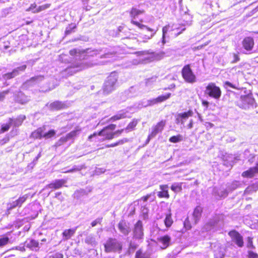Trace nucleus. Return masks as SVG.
<instances>
[{
	"mask_svg": "<svg viewBox=\"0 0 258 258\" xmlns=\"http://www.w3.org/2000/svg\"><path fill=\"white\" fill-rule=\"evenodd\" d=\"M72 56L70 64L63 71V73L73 75L77 72L82 71L95 65L103 64L105 61L92 60L94 57L102 58H112L115 56V51L110 48H102L98 49L81 50L74 48L70 51ZM108 61H106L107 62Z\"/></svg>",
	"mask_w": 258,
	"mask_h": 258,
	"instance_id": "1",
	"label": "nucleus"
},
{
	"mask_svg": "<svg viewBox=\"0 0 258 258\" xmlns=\"http://www.w3.org/2000/svg\"><path fill=\"white\" fill-rule=\"evenodd\" d=\"M137 58L133 59L132 63L134 65L145 64L156 60L162 59L164 56V53L160 52L156 53L152 50H145L135 52Z\"/></svg>",
	"mask_w": 258,
	"mask_h": 258,
	"instance_id": "2",
	"label": "nucleus"
},
{
	"mask_svg": "<svg viewBox=\"0 0 258 258\" xmlns=\"http://www.w3.org/2000/svg\"><path fill=\"white\" fill-rule=\"evenodd\" d=\"M144 238V232L143 224L141 221L139 220L135 225L133 231V239L138 241L136 243L134 241H131L130 243L129 249L134 251L138 246V243L142 242Z\"/></svg>",
	"mask_w": 258,
	"mask_h": 258,
	"instance_id": "3",
	"label": "nucleus"
},
{
	"mask_svg": "<svg viewBox=\"0 0 258 258\" xmlns=\"http://www.w3.org/2000/svg\"><path fill=\"white\" fill-rule=\"evenodd\" d=\"M185 28L182 29L181 31H179V28H173V26L169 25H166L162 28V36L161 42H159V44L162 46L167 42L168 41L170 37H175L181 33L182 31H184Z\"/></svg>",
	"mask_w": 258,
	"mask_h": 258,
	"instance_id": "4",
	"label": "nucleus"
},
{
	"mask_svg": "<svg viewBox=\"0 0 258 258\" xmlns=\"http://www.w3.org/2000/svg\"><path fill=\"white\" fill-rule=\"evenodd\" d=\"M118 79L116 73L113 72L107 78L104 82L103 90L104 94H108L115 90Z\"/></svg>",
	"mask_w": 258,
	"mask_h": 258,
	"instance_id": "5",
	"label": "nucleus"
},
{
	"mask_svg": "<svg viewBox=\"0 0 258 258\" xmlns=\"http://www.w3.org/2000/svg\"><path fill=\"white\" fill-rule=\"evenodd\" d=\"M205 94L215 100H219L221 96L222 92L219 87L214 83H210L206 86Z\"/></svg>",
	"mask_w": 258,
	"mask_h": 258,
	"instance_id": "6",
	"label": "nucleus"
},
{
	"mask_svg": "<svg viewBox=\"0 0 258 258\" xmlns=\"http://www.w3.org/2000/svg\"><path fill=\"white\" fill-rule=\"evenodd\" d=\"M132 23L144 31V33L141 34V37L143 39V41L144 42L151 39L157 32V30L150 28L146 25L140 24L138 22L133 20Z\"/></svg>",
	"mask_w": 258,
	"mask_h": 258,
	"instance_id": "7",
	"label": "nucleus"
},
{
	"mask_svg": "<svg viewBox=\"0 0 258 258\" xmlns=\"http://www.w3.org/2000/svg\"><path fill=\"white\" fill-rule=\"evenodd\" d=\"M105 251L106 252H119L122 249V244L115 238H109L104 244Z\"/></svg>",
	"mask_w": 258,
	"mask_h": 258,
	"instance_id": "8",
	"label": "nucleus"
},
{
	"mask_svg": "<svg viewBox=\"0 0 258 258\" xmlns=\"http://www.w3.org/2000/svg\"><path fill=\"white\" fill-rule=\"evenodd\" d=\"M182 77L186 82L193 84L197 81L196 75L193 73L189 64L183 67L181 71Z\"/></svg>",
	"mask_w": 258,
	"mask_h": 258,
	"instance_id": "9",
	"label": "nucleus"
},
{
	"mask_svg": "<svg viewBox=\"0 0 258 258\" xmlns=\"http://www.w3.org/2000/svg\"><path fill=\"white\" fill-rule=\"evenodd\" d=\"M254 40L252 37H246L242 41V48L244 49L241 52L244 54H250L254 46Z\"/></svg>",
	"mask_w": 258,
	"mask_h": 258,
	"instance_id": "10",
	"label": "nucleus"
},
{
	"mask_svg": "<svg viewBox=\"0 0 258 258\" xmlns=\"http://www.w3.org/2000/svg\"><path fill=\"white\" fill-rule=\"evenodd\" d=\"M232 239V241L236 244L239 247L243 246L242 236L235 230L231 231L228 233Z\"/></svg>",
	"mask_w": 258,
	"mask_h": 258,
	"instance_id": "11",
	"label": "nucleus"
},
{
	"mask_svg": "<svg viewBox=\"0 0 258 258\" xmlns=\"http://www.w3.org/2000/svg\"><path fill=\"white\" fill-rule=\"evenodd\" d=\"M254 99L251 95H243L240 97L239 106L240 107L246 109L249 107V105H252Z\"/></svg>",
	"mask_w": 258,
	"mask_h": 258,
	"instance_id": "12",
	"label": "nucleus"
},
{
	"mask_svg": "<svg viewBox=\"0 0 258 258\" xmlns=\"http://www.w3.org/2000/svg\"><path fill=\"white\" fill-rule=\"evenodd\" d=\"M165 125V122L162 120L158 122L156 125L153 126L151 133L148 136L147 142H149L151 139L155 137L157 134L161 133L163 131Z\"/></svg>",
	"mask_w": 258,
	"mask_h": 258,
	"instance_id": "13",
	"label": "nucleus"
},
{
	"mask_svg": "<svg viewBox=\"0 0 258 258\" xmlns=\"http://www.w3.org/2000/svg\"><path fill=\"white\" fill-rule=\"evenodd\" d=\"M222 222L220 221L217 218L211 220L205 226V229L208 230H217L221 226Z\"/></svg>",
	"mask_w": 258,
	"mask_h": 258,
	"instance_id": "14",
	"label": "nucleus"
},
{
	"mask_svg": "<svg viewBox=\"0 0 258 258\" xmlns=\"http://www.w3.org/2000/svg\"><path fill=\"white\" fill-rule=\"evenodd\" d=\"M26 65L24 64L21 67H18L15 69L12 72L7 73L4 75V78L5 79H10L14 78L15 76L19 74L20 72H23L26 69Z\"/></svg>",
	"mask_w": 258,
	"mask_h": 258,
	"instance_id": "15",
	"label": "nucleus"
},
{
	"mask_svg": "<svg viewBox=\"0 0 258 258\" xmlns=\"http://www.w3.org/2000/svg\"><path fill=\"white\" fill-rule=\"evenodd\" d=\"M170 96L171 93H167L165 95L159 96L155 99H153L152 100H148L147 103L144 105V106L152 105L157 103L163 102L166 100L168 99V98H169Z\"/></svg>",
	"mask_w": 258,
	"mask_h": 258,
	"instance_id": "16",
	"label": "nucleus"
},
{
	"mask_svg": "<svg viewBox=\"0 0 258 258\" xmlns=\"http://www.w3.org/2000/svg\"><path fill=\"white\" fill-rule=\"evenodd\" d=\"M202 212L203 208L200 206H198L195 208L192 216L194 224H196L200 221Z\"/></svg>",
	"mask_w": 258,
	"mask_h": 258,
	"instance_id": "17",
	"label": "nucleus"
},
{
	"mask_svg": "<svg viewBox=\"0 0 258 258\" xmlns=\"http://www.w3.org/2000/svg\"><path fill=\"white\" fill-rule=\"evenodd\" d=\"M24 246L35 251H37L39 249L38 242L34 239L27 240L24 243Z\"/></svg>",
	"mask_w": 258,
	"mask_h": 258,
	"instance_id": "18",
	"label": "nucleus"
},
{
	"mask_svg": "<svg viewBox=\"0 0 258 258\" xmlns=\"http://www.w3.org/2000/svg\"><path fill=\"white\" fill-rule=\"evenodd\" d=\"M26 119V116L24 115H20L17 118L15 119L9 118L10 124H12L15 127H18L20 126L23 121Z\"/></svg>",
	"mask_w": 258,
	"mask_h": 258,
	"instance_id": "19",
	"label": "nucleus"
},
{
	"mask_svg": "<svg viewBox=\"0 0 258 258\" xmlns=\"http://www.w3.org/2000/svg\"><path fill=\"white\" fill-rule=\"evenodd\" d=\"M118 229L121 233L124 235H127L131 231V229L124 221H121L118 223Z\"/></svg>",
	"mask_w": 258,
	"mask_h": 258,
	"instance_id": "20",
	"label": "nucleus"
},
{
	"mask_svg": "<svg viewBox=\"0 0 258 258\" xmlns=\"http://www.w3.org/2000/svg\"><path fill=\"white\" fill-rule=\"evenodd\" d=\"M99 136L103 137L102 139L105 140H111L113 138L112 132L110 131L107 128L105 127L98 133Z\"/></svg>",
	"mask_w": 258,
	"mask_h": 258,
	"instance_id": "21",
	"label": "nucleus"
},
{
	"mask_svg": "<svg viewBox=\"0 0 258 258\" xmlns=\"http://www.w3.org/2000/svg\"><path fill=\"white\" fill-rule=\"evenodd\" d=\"M16 101L21 104H25L30 100V98L22 92H19L15 96Z\"/></svg>",
	"mask_w": 258,
	"mask_h": 258,
	"instance_id": "22",
	"label": "nucleus"
},
{
	"mask_svg": "<svg viewBox=\"0 0 258 258\" xmlns=\"http://www.w3.org/2000/svg\"><path fill=\"white\" fill-rule=\"evenodd\" d=\"M128 112L125 110H121L119 111L116 115L113 116L110 118L111 121H114L122 118L129 117Z\"/></svg>",
	"mask_w": 258,
	"mask_h": 258,
	"instance_id": "23",
	"label": "nucleus"
},
{
	"mask_svg": "<svg viewBox=\"0 0 258 258\" xmlns=\"http://www.w3.org/2000/svg\"><path fill=\"white\" fill-rule=\"evenodd\" d=\"M168 185H160V189L161 191L158 192L157 196L160 198H166L168 199L169 198V195L168 191Z\"/></svg>",
	"mask_w": 258,
	"mask_h": 258,
	"instance_id": "24",
	"label": "nucleus"
},
{
	"mask_svg": "<svg viewBox=\"0 0 258 258\" xmlns=\"http://www.w3.org/2000/svg\"><path fill=\"white\" fill-rule=\"evenodd\" d=\"M256 173H258V164L255 167L250 168L248 170L243 172L242 175L245 177L251 178Z\"/></svg>",
	"mask_w": 258,
	"mask_h": 258,
	"instance_id": "25",
	"label": "nucleus"
},
{
	"mask_svg": "<svg viewBox=\"0 0 258 258\" xmlns=\"http://www.w3.org/2000/svg\"><path fill=\"white\" fill-rule=\"evenodd\" d=\"M66 183V181L63 179L56 180L54 182H51L48 184L46 188H53L55 189H58L62 186V185Z\"/></svg>",
	"mask_w": 258,
	"mask_h": 258,
	"instance_id": "26",
	"label": "nucleus"
},
{
	"mask_svg": "<svg viewBox=\"0 0 258 258\" xmlns=\"http://www.w3.org/2000/svg\"><path fill=\"white\" fill-rule=\"evenodd\" d=\"M158 240L159 243L161 244V247L165 249L169 245L171 238L168 235H165L161 237Z\"/></svg>",
	"mask_w": 258,
	"mask_h": 258,
	"instance_id": "27",
	"label": "nucleus"
},
{
	"mask_svg": "<svg viewBox=\"0 0 258 258\" xmlns=\"http://www.w3.org/2000/svg\"><path fill=\"white\" fill-rule=\"evenodd\" d=\"M76 228L66 229L62 233V240H68L70 239L75 233Z\"/></svg>",
	"mask_w": 258,
	"mask_h": 258,
	"instance_id": "28",
	"label": "nucleus"
},
{
	"mask_svg": "<svg viewBox=\"0 0 258 258\" xmlns=\"http://www.w3.org/2000/svg\"><path fill=\"white\" fill-rule=\"evenodd\" d=\"M44 127H39L36 131L32 133L31 137L34 139H41L43 138V131Z\"/></svg>",
	"mask_w": 258,
	"mask_h": 258,
	"instance_id": "29",
	"label": "nucleus"
},
{
	"mask_svg": "<svg viewBox=\"0 0 258 258\" xmlns=\"http://www.w3.org/2000/svg\"><path fill=\"white\" fill-rule=\"evenodd\" d=\"M43 79V77L41 76H35L34 77H32L29 81H27L25 85L26 86H30L33 85L36 83H38L41 82Z\"/></svg>",
	"mask_w": 258,
	"mask_h": 258,
	"instance_id": "30",
	"label": "nucleus"
},
{
	"mask_svg": "<svg viewBox=\"0 0 258 258\" xmlns=\"http://www.w3.org/2000/svg\"><path fill=\"white\" fill-rule=\"evenodd\" d=\"M180 113V117L182 119V125L184 126L185 122L188 119L189 117H191L193 115L194 112L192 110H189L187 112H184Z\"/></svg>",
	"mask_w": 258,
	"mask_h": 258,
	"instance_id": "31",
	"label": "nucleus"
},
{
	"mask_svg": "<svg viewBox=\"0 0 258 258\" xmlns=\"http://www.w3.org/2000/svg\"><path fill=\"white\" fill-rule=\"evenodd\" d=\"M214 193L216 195H218L220 198H225L228 195V190L225 189H217L216 188L214 189Z\"/></svg>",
	"mask_w": 258,
	"mask_h": 258,
	"instance_id": "32",
	"label": "nucleus"
},
{
	"mask_svg": "<svg viewBox=\"0 0 258 258\" xmlns=\"http://www.w3.org/2000/svg\"><path fill=\"white\" fill-rule=\"evenodd\" d=\"M99 137H101L102 136H99L98 133L97 134L95 133L89 136L88 140L90 141H94L96 142H102L104 141V139H102V138H99Z\"/></svg>",
	"mask_w": 258,
	"mask_h": 258,
	"instance_id": "33",
	"label": "nucleus"
},
{
	"mask_svg": "<svg viewBox=\"0 0 258 258\" xmlns=\"http://www.w3.org/2000/svg\"><path fill=\"white\" fill-rule=\"evenodd\" d=\"M63 107V103L59 101H55L50 104L49 108L53 110H58Z\"/></svg>",
	"mask_w": 258,
	"mask_h": 258,
	"instance_id": "34",
	"label": "nucleus"
},
{
	"mask_svg": "<svg viewBox=\"0 0 258 258\" xmlns=\"http://www.w3.org/2000/svg\"><path fill=\"white\" fill-rule=\"evenodd\" d=\"M164 222L165 226L167 228H169L172 225L173 221L171 217V214L170 213L166 214V217L164 220Z\"/></svg>",
	"mask_w": 258,
	"mask_h": 258,
	"instance_id": "35",
	"label": "nucleus"
},
{
	"mask_svg": "<svg viewBox=\"0 0 258 258\" xmlns=\"http://www.w3.org/2000/svg\"><path fill=\"white\" fill-rule=\"evenodd\" d=\"M85 241L86 243L90 244L92 246H95L97 244L95 237L91 235L87 236Z\"/></svg>",
	"mask_w": 258,
	"mask_h": 258,
	"instance_id": "36",
	"label": "nucleus"
},
{
	"mask_svg": "<svg viewBox=\"0 0 258 258\" xmlns=\"http://www.w3.org/2000/svg\"><path fill=\"white\" fill-rule=\"evenodd\" d=\"M144 13V11L139 10L136 8H133L130 13V15L131 17L133 18L132 21L135 19L139 15L143 14Z\"/></svg>",
	"mask_w": 258,
	"mask_h": 258,
	"instance_id": "37",
	"label": "nucleus"
},
{
	"mask_svg": "<svg viewBox=\"0 0 258 258\" xmlns=\"http://www.w3.org/2000/svg\"><path fill=\"white\" fill-rule=\"evenodd\" d=\"M171 190L175 193L180 191L182 190V183L175 182L171 186Z\"/></svg>",
	"mask_w": 258,
	"mask_h": 258,
	"instance_id": "38",
	"label": "nucleus"
},
{
	"mask_svg": "<svg viewBox=\"0 0 258 258\" xmlns=\"http://www.w3.org/2000/svg\"><path fill=\"white\" fill-rule=\"evenodd\" d=\"M155 199V192H152L150 194L146 195V196L143 197L139 200V201L140 202H141L142 201L146 202L148 200L150 199V202H152Z\"/></svg>",
	"mask_w": 258,
	"mask_h": 258,
	"instance_id": "39",
	"label": "nucleus"
},
{
	"mask_svg": "<svg viewBox=\"0 0 258 258\" xmlns=\"http://www.w3.org/2000/svg\"><path fill=\"white\" fill-rule=\"evenodd\" d=\"M85 168V166L82 165H74L71 169H70L67 170L63 171V173H71L74 172L78 171L81 170L82 169Z\"/></svg>",
	"mask_w": 258,
	"mask_h": 258,
	"instance_id": "40",
	"label": "nucleus"
},
{
	"mask_svg": "<svg viewBox=\"0 0 258 258\" xmlns=\"http://www.w3.org/2000/svg\"><path fill=\"white\" fill-rule=\"evenodd\" d=\"M183 140V136L181 135H178L177 136H173L170 137L169 141L171 143H176L180 142Z\"/></svg>",
	"mask_w": 258,
	"mask_h": 258,
	"instance_id": "41",
	"label": "nucleus"
},
{
	"mask_svg": "<svg viewBox=\"0 0 258 258\" xmlns=\"http://www.w3.org/2000/svg\"><path fill=\"white\" fill-rule=\"evenodd\" d=\"M128 141V140L127 139L124 138V139H123L122 140H119L118 142H117L116 143H112V144H111L107 145L106 146V147L109 148V147H116V146H118V145H122L124 143L127 142Z\"/></svg>",
	"mask_w": 258,
	"mask_h": 258,
	"instance_id": "42",
	"label": "nucleus"
},
{
	"mask_svg": "<svg viewBox=\"0 0 258 258\" xmlns=\"http://www.w3.org/2000/svg\"><path fill=\"white\" fill-rule=\"evenodd\" d=\"M240 183L239 181H234L230 184H228L227 185V190L229 191H232L235 189H236L240 185Z\"/></svg>",
	"mask_w": 258,
	"mask_h": 258,
	"instance_id": "43",
	"label": "nucleus"
},
{
	"mask_svg": "<svg viewBox=\"0 0 258 258\" xmlns=\"http://www.w3.org/2000/svg\"><path fill=\"white\" fill-rule=\"evenodd\" d=\"M10 241V238L6 236L3 235L0 237V247H3L6 245Z\"/></svg>",
	"mask_w": 258,
	"mask_h": 258,
	"instance_id": "44",
	"label": "nucleus"
},
{
	"mask_svg": "<svg viewBox=\"0 0 258 258\" xmlns=\"http://www.w3.org/2000/svg\"><path fill=\"white\" fill-rule=\"evenodd\" d=\"M138 120L135 119H133V121L127 125V127L125 128V130L127 132L133 130L136 126Z\"/></svg>",
	"mask_w": 258,
	"mask_h": 258,
	"instance_id": "45",
	"label": "nucleus"
},
{
	"mask_svg": "<svg viewBox=\"0 0 258 258\" xmlns=\"http://www.w3.org/2000/svg\"><path fill=\"white\" fill-rule=\"evenodd\" d=\"M141 215L143 217V218L145 220L148 218V211L149 210L146 207V205H144L142 206L141 209Z\"/></svg>",
	"mask_w": 258,
	"mask_h": 258,
	"instance_id": "46",
	"label": "nucleus"
},
{
	"mask_svg": "<svg viewBox=\"0 0 258 258\" xmlns=\"http://www.w3.org/2000/svg\"><path fill=\"white\" fill-rule=\"evenodd\" d=\"M55 131L53 130H50L47 132H45L44 131L43 134V138H45V139L51 138L55 135Z\"/></svg>",
	"mask_w": 258,
	"mask_h": 258,
	"instance_id": "47",
	"label": "nucleus"
},
{
	"mask_svg": "<svg viewBox=\"0 0 258 258\" xmlns=\"http://www.w3.org/2000/svg\"><path fill=\"white\" fill-rule=\"evenodd\" d=\"M29 196L27 194L24 195L22 197H20L18 200H17V203L19 205V207H21L22 204L26 201Z\"/></svg>",
	"mask_w": 258,
	"mask_h": 258,
	"instance_id": "48",
	"label": "nucleus"
},
{
	"mask_svg": "<svg viewBox=\"0 0 258 258\" xmlns=\"http://www.w3.org/2000/svg\"><path fill=\"white\" fill-rule=\"evenodd\" d=\"M80 132V129H76L68 134L67 135L69 138V140L73 139L75 137L77 136Z\"/></svg>",
	"mask_w": 258,
	"mask_h": 258,
	"instance_id": "49",
	"label": "nucleus"
},
{
	"mask_svg": "<svg viewBox=\"0 0 258 258\" xmlns=\"http://www.w3.org/2000/svg\"><path fill=\"white\" fill-rule=\"evenodd\" d=\"M50 7V4H45L42 6L38 7L37 9H36L34 11L33 13H37L40 12L45 9H48Z\"/></svg>",
	"mask_w": 258,
	"mask_h": 258,
	"instance_id": "50",
	"label": "nucleus"
},
{
	"mask_svg": "<svg viewBox=\"0 0 258 258\" xmlns=\"http://www.w3.org/2000/svg\"><path fill=\"white\" fill-rule=\"evenodd\" d=\"M76 27V25L75 24L72 23L70 24L67 28L65 31V33L67 35L70 34L73 30L75 29Z\"/></svg>",
	"mask_w": 258,
	"mask_h": 258,
	"instance_id": "51",
	"label": "nucleus"
},
{
	"mask_svg": "<svg viewBox=\"0 0 258 258\" xmlns=\"http://www.w3.org/2000/svg\"><path fill=\"white\" fill-rule=\"evenodd\" d=\"M136 258H150L148 254L143 253L140 250H138L136 253Z\"/></svg>",
	"mask_w": 258,
	"mask_h": 258,
	"instance_id": "52",
	"label": "nucleus"
},
{
	"mask_svg": "<svg viewBox=\"0 0 258 258\" xmlns=\"http://www.w3.org/2000/svg\"><path fill=\"white\" fill-rule=\"evenodd\" d=\"M69 140H70L67 135H66L64 137H62L56 143V146H61L64 143L67 142Z\"/></svg>",
	"mask_w": 258,
	"mask_h": 258,
	"instance_id": "53",
	"label": "nucleus"
},
{
	"mask_svg": "<svg viewBox=\"0 0 258 258\" xmlns=\"http://www.w3.org/2000/svg\"><path fill=\"white\" fill-rule=\"evenodd\" d=\"M7 206H8V211L11 210L17 207H19L18 204L17 200L13 201V202H10L8 203Z\"/></svg>",
	"mask_w": 258,
	"mask_h": 258,
	"instance_id": "54",
	"label": "nucleus"
},
{
	"mask_svg": "<svg viewBox=\"0 0 258 258\" xmlns=\"http://www.w3.org/2000/svg\"><path fill=\"white\" fill-rule=\"evenodd\" d=\"M63 255L59 252H56L52 255H49L47 258H63Z\"/></svg>",
	"mask_w": 258,
	"mask_h": 258,
	"instance_id": "55",
	"label": "nucleus"
},
{
	"mask_svg": "<svg viewBox=\"0 0 258 258\" xmlns=\"http://www.w3.org/2000/svg\"><path fill=\"white\" fill-rule=\"evenodd\" d=\"M12 124H10V120L9 121L8 123L7 124H4L2 126V130L3 132H6L9 130L10 126H12Z\"/></svg>",
	"mask_w": 258,
	"mask_h": 258,
	"instance_id": "56",
	"label": "nucleus"
},
{
	"mask_svg": "<svg viewBox=\"0 0 258 258\" xmlns=\"http://www.w3.org/2000/svg\"><path fill=\"white\" fill-rule=\"evenodd\" d=\"M102 218H98L91 223L92 227H95L97 224H100L102 221Z\"/></svg>",
	"mask_w": 258,
	"mask_h": 258,
	"instance_id": "57",
	"label": "nucleus"
},
{
	"mask_svg": "<svg viewBox=\"0 0 258 258\" xmlns=\"http://www.w3.org/2000/svg\"><path fill=\"white\" fill-rule=\"evenodd\" d=\"M91 191H92L91 188H89L88 190L81 189L79 191V192L80 193V194L81 195H87Z\"/></svg>",
	"mask_w": 258,
	"mask_h": 258,
	"instance_id": "58",
	"label": "nucleus"
},
{
	"mask_svg": "<svg viewBox=\"0 0 258 258\" xmlns=\"http://www.w3.org/2000/svg\"><path fill=\"white\" fill-rule=\"evenodd\" d=\"M37 5L35 3L32 4L29 8L27 9V11H32L33 13V11L37 9Z\"/></svg>",
	"mask_w": 258,
	"mask_h": 258,
	"instance_id": "59",
	"label": "nucleus"
},
{
	"mask_svg": "<svg viewBox=\"0 0 258 258\" xmlns=\"http://www.w3.org/2000/svg\"><path fill=\"white\" fill-rule=\"evenodd\" d=\"M233 60L232 61V63H235V62L238 61L240 59L238 54L233 53Z\"/></svg>",
	"mask_w": 258,
	"mask_h": 258,
	"instance_id": "60",
	"label": "nucleus"
},
{
	"mask_svg": "<svg viewBox=\"0 0 258 258\" xmlns=\"http://www.w3.org/2000/svg\"><path fill=\"white\" fill-rule=\"evenodd\" d=\"M124 130V129H121L120 130H118L114 132H112V134H113V138L115 136L117 137V136H119L123 132Z\"/></svg>",
	"mask_w": 258,
	"mask_h": 258,
	"instance_id": "61",
	"label": "nucleus"
},
{
	"mask_svg": "<svg viewBox=\"0 0 258 258\" xmlns=\"http://www.w3.org/2000/svg\"><path fill=\"white\" fill-rule=\"evenodd\" d=\"M225 87L226 89H228V87L232 88H236V87L230 82L226 81L224 84Z\"/></svg>",
	"mask_w": 258,
	"mask_h": 258,
	"instance_id": "62",
	"label": "nucleus"
},
{
	"mask_svg": "<svg viewBox=\"0 0 258 258\" xmlns=\"http://www.w3.org/2000/svg\"><path fill=\"white\" fill-rule=\"evenodd\" d=\"M9 91H6L0 93V101H3L5 98V96L8 94Z\"/></svg>",
	"mask_w": 258,
	"mask_h": 258,
	"instance_id": "63",
	"label": "nucleus"
},
{
	"mask_svg": "<svg viewBox=\"0 0 258 258\" xmlns=\"http://www.w3.org/2000/svg\"><path fill=\"white\" fill-rule=\"evenodd\" d=\"M257 254L251 251H248V257L249 258H256Z\"/></svg>",
	"mask_w": 258,
	"mask_h": 258,
	"instance_id": "64",
	"label": "nucleus"
}]
</instances>
